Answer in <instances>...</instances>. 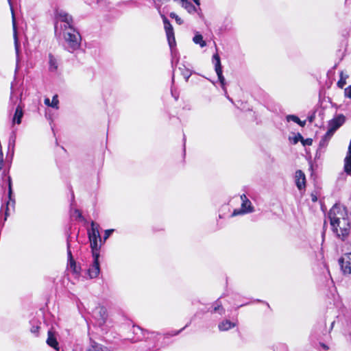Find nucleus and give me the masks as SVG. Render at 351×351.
<instances>
[{"label": "nucleus", "mask_w": 351, "mask_h": 351, "mask_svg": "<svg viewBox=\"0 0 351 351\" xmlns=\"http://www.w3.org/2000/svg\"><path fill=\"white\" fill-rule=\"evenodd\" d=\"M71 215L73 217H75L76 219H79L81 221H84V218L82 215V213L78 209H75L73 213H71Z\"/></svg>", "instance_id": "26"}, {"label": "nucleus", "mask_w": 351, "mask_h": 351, "mask_svg": "<svg viewBox=\"0 0 351 351\" xmlns=\"http://www.w3.org/2000/svg\"><path fill=\"white\" fill-rule=\"evenodd\" d=\"M330 140V139H329L325 135H324V136L322 138L321 141H319V147L322 148L326 147L328 145Z\"/></svg>", "instance_id": "27"}, {"label": "nucleus", "mask_w": 351, "mask_h": 351, "mask_svg": "<svg viewBox=\"0 0 351 351\" xmlns=\"http://www.w3.org/2000/svg\"><path fill=\"white\" fill-rule=\"evenodd\" d=\"M332 229L337 233L338 237L343 240L349 234L350 230V224L348 219L347 217L342 219L341 221L336 223V228Z\"/></svg>", "instance_id": "5"}, {"label": "nucleus", "mask_w": 351, "mask_h": 351, "mask_svg": "<svg viewBox=\"0 0 351 351\" xmlns=\"http://www.w3.org/2000/svg\"><path fill=\"white\" fill-rule=\"evenodd\" d=\"M212 313H218L220 315H223L225 313V309L222 306V303L219 299L217 300L213 304V309L210 311Z\"/></svg>", "instance_id": "19"}, {"label": "nucleus", "mask_w": 351, "mask_h": 351, "mask_svg": "<svg viewBox=\"0 0 351 351\" xmlns=\"http://www.w3.org/2000/svg\"><path fill=\"white\" fill-rule=\"evenodd\" d=\"M339 264L344 274H351V253L345 254L339 259Z\"/></svg>", "instance_id": "10"}, {"label": "nucleus", "mask_w": 351, "mask_h": 351, "mask_svg": "<svg viewBox=\"0 0 351 351\" xmlns=\"http://www.w3.org/2000/svg\"><path fill=\"white\" fill-rule=\"evenodd\" d=\"M287 121H293L298 124H300V119L295 115H288L287 117Z\"/></svg>", "instance_id": "30"}, {"label": "nucleus", "mask_w": 351, "mask_h": 351, "mask_svg": "<svg viewBox=\"0 0 351 351\" xmlns=\"http://www.w3.org/2000/svg\"><path fill=\"white\" fill-rule=\"evenodd\" d=\"M164 27L166 32L167 40L170 48L172 49L176 45L173 29L169 20L163 16Z\"/></svg>", "instance_id": "8"}, {"label": "nucleus", "mask_w": 351, "mask_h": 351, "mask_svg": "<svg viewBox=\"0 0 351 351\" xmlns=\"http://www.w3.org/2000/svg\"><path fill=\"white\" fill-rule=\"evenodd\" d=\"M10 99L13 101H14V90L13 88H11V96Z\"/></svg>", "instance_id": "42"}, {"label": "nucleus", "mask_w": 351, "mask_h": 351, "mask_svg": "<svg viewBox=\"0 0 351 351\" xmlns=\"http://www.w3.org/2000/svg\"><path fill=\"white\" fill-rule=\"evenodd\" d=\"M295 184L299 190L305 187L306 177L302 170H298L295 172Z\"/></svg>", "instance_id": "12"}, {"label": "nucleus", "mask_w": 351, "mask_h": 351, "mask_svg": "<svg viewBox=\"0 0 351 351\" xmlns=\"http://www.w3.org/2000/svg\"><path fill=\"white\" fill-rule=\"evenodd\" d=\"M15 142H16V135L14 133H12L9 138V142H8V149H9V150L12 151V154H13L14 149Z\"/></svg>", "instance_id": "23"}, {"label": "nucleus", "mask_w": 351, "mask_h": 351, "mask_svg": "<svg viewBox=\"0 0 351 351\" xmlns=\"http://www.w3.org/2000/svg\"><path fill=\"white\" fill-rule=\"evenodd\" d=\"M304 124H305V121L302 122V121H300V125L301 126H304Z\"/></svg>", "instance_id": "46"}, {"label": "nucleus", "mask_w": 351, "mask_h": 351, "mask_svg": "<svg viewBox=\"0 0 351 351\" xmlns=\"http://www.w3.org/2000/svg\"><path fill=\"white\" fill-rule=\"evenodd\" d=\"M182 74L183 77H184V79L186 80V81H188L190 76L191 75V72L188 69H184L182 72Z\"/></svg>", "instance_id": "35"}, {"label": "nucleus", "mask_w": 351, "mask_h": 351, "mask_svg": "<svg viewBox=\"0 0 351 351\" xmlns=\"http://www.w3.org/2000/svg\"><path fill=\"white\" fill-rule=\"evenodd\" d=\"M58 95H54L51 101V107L58 109Z\"/></svg>", "instance_id": "29"}, {"label": "nucleus", "mask_w": 351, "mask_h": 351, "mask_svg": "<svg viewBox=\"0 0 351 351\" xmlns=\"http://www.w3.org/2000/svg\"><path fill=\"white\" fill-rule=\"evenodd\" d=\"M311 197L312 202H315L317 201V197L315 194L311 193Z\"/></svg>", "instance_id": "40"}, {"label": "nucleus", "mask_w": 351, "mask_h": 351, "mask_svg": "<svg viewBox=\"0 0 351 351\" xmlns=\"http://www.w3.org/2000/svg\"><path fill=\"white\" fill-rule=\"evenodd\" d=\"M344 96L346 97L351 99V85L345 88Z\"/></svg>", "instance_id": "36"}, {"label": "nucleus", "mask_w": 351, "mask_h": 351, "mask_svg": "<svg viewBox=\"0 0 351 351\" xmlns=\"http://www.w3.org/2000/svg\"><path fill=\"white\" fill-rule=\"evenodd\" d=\"M213 63L215 64V70L217 75L218 79L220 82L221 86L222 89L224 91L225 96L227 97V99L230 101L232 103H233V100L232 98L229 97L227 93V90L225 86V78L222 73V66L221 64V60L219 54L217 53H215L213 56Z\"/></svg>", "instance_id": "3"}, {"label": "nucleus", "mask_w": 351, "mask_h": 351, "mask_svg": "<svg viewBox=\"0 0 351 351\" xmlns=\"http://www.w3.org/2000/svg\"><path fill=\"white\" fill-rule=\"evenodd\" d=\"M97 1H99V0H97Z\"/></svg>", "instance_id": "47"}, {"label": "nucleus", "mask_w": 351, "mask_h": 351, "mask_svg": "<svg viewBox=\"0 0 351 351\" xmlns=\"http://www.w3.org/2000/svg\"><path fill=\"white\" fill-rule=\"evenodd\" d=\"M320 345L322 346V347L325 349V350H328V347L327 346H326L324 343H320Z\"/></svg>", "instance_id": "43"}, {"label": "nucleus", "mask_w": 351, "mask_h": 351, "mask_svg": "<svg viewBox=\"0 0 351 351\" xmlns=\"http://www.w3.org/2000/svg\"><path fill=\"white\" fill-rule=\"evenodd\" d=\"M86 351H108L107 348L97 343H93L91 346L86 350Z\"/></svg>", "instance_id": "22"}, {"label": "nucleus", "mask_w": 351, "mask_h": 351, "mask_svg": "<svg viewBox=\"0 0 351 351\" xmlns=\"http://www.w3.org/2000/svg\"><path fill=\"white\" fill-rule=\"evenodd\" d=\"M12 181L10 177H8V196L10 201H12Z\"/></svg>", "instance_id": "33"}, {"label": "nucleus", "mask_w": 351, "mask_h": 351, "mask_svg": "<svg viewBox=\"0 0 351 351\" xmlns=\"http://www.w3.org/2000/svg\"><path fill=\"white\" fill-rule=\"evenodd\" d=\"M193 41L199 45L201 47H204L206 46V41L203 39V36L199 32H196L194 37L193 38Z\"/></svg>", "instance_id": "21"}, {"label": "nucleus", "mask_w": 351, "mask_h": 351, "mask_svg": "<svg viewBox=\"0 0 351 351\" xmlns=\"http://www.w3.org/2000/svg\"><path fill=\"white\" fill-rule=\"evenodd\" d=\"M346 213L344 208H342L337 204L334 205L328 213V217L332 228H336V223L341 221L342 219L346 218Z\"/></svg>", "instance_id": "4"}, {"label": "nucleus", "mask_w": 351, "mask_h": 351, "mask_svg": "<svg viewBox=\"0 0 351 351\" xmlns=\"http://www.w3.org/2000/svg\"><path fill=\"white\" fill-rule=\"evenodd\" d=\"M168 1V0H154L155 7L160 10V7L166 3Z\"/></svg>", "instance_id": "28"}, {"label": "nucleus", "mask_w": 351, "mask_h": 351, "mask_svg": "<svg viewBox=\"0 0 351 351\" xmlns=\"http://www.w3.org/2000/svg\"><path fill=\"white\" fill-rule=\"evenodd\" d=\"M184 328H185V327H184V328H182L181 330H180L177 331V332H175L173 335H176L179 334V332H180V331H182Z\"/></svg>", "instance_id": "45"}, {"label": "nucleus", "mask_w": 351, "mask_h": 351, "mask_svg": "<svg viewBox=\"0 0 351 351\" xmlns=\"http://www.w3.org/2000/svg\"><path fill=\"white\" fill-rule=\"evenodd\" d=\"M346 77H345L343 76V71H341V73H340V79L339 80V81L337 82V86L340 88H343V87L346 85Z\"/></svg>", "instance_id": "24"}, {"label": "nucleus", "mask_w": 351, "mask_h": 351, "mask_svg": "<svg viewBox=\"0 0 351 351\" xmlns=\"http://www.w3.org/2000/svg\"><path fill=\"white\" fill-rule=\"evenodd\" d=\"M301 142L302 143L303 145H311L313 143V140L309 138L306 139L303 138Z\"/></svg>", "instance_id": "38"}, {"label": "nucleus", "mask_w": 351, "mask_h": 351, "mask_svg": "<svg viewBox=\"0 0 351 351\" xmlns=\"http://www.w3.org/2000/svg\"><path fill=\"white\" fill-rule=\"evenodd\" d=\"M345 117L343 115H339L330 120L328 123V128L336 131L344 122Z\"/></svg>", "instance_id": "14"}, {"label": "nucleus", "mask_w": 351, "mask_h": 351, "mask_svg": "<svg viewBox=\"0 0 351 351\" xmlns=\"http://www.w3.org/2000/svg\"><path fill=\"white\" fill-rule=\"evenodd\" d=\"M303 140L302 136L298 133L295 137H294V143H297L299 141H302Z\"/></svg>", "instance_id": "39"}, {"label": "nucleus", "mask_w": 351, "mask_h": 351, "mask_svg": "<svg viewBox=\"0 0 351 351\" xmlns=\"http://www.w3.org/2000/svg\"><path fill=\"white\" fill-rule=\"evenodd\" d=\"M169 16L171 18L175 19V20L176 21L178 24H179V25L182 24L183 21L176 13L171 12V13H170Z\"/></svg>", "instance_id": "32"}, {"label": "nucleus", "mask_w": 351, "mask_h": 351, "mask_svg": "<svg viewBox=\"0 0 351 351\" xmlns=\"http://www.w3.org/2000/svg\"><path fill=\"white\" fill-rule=\"evenodd\" d=\"M23 116V108L20 105H18V106L16 108L12 121L13 123H16L17 124H20L21 123V119Z\"/></svg>", "instance_id": "17"}, {"label": "nucleus", "mask_w": 351, "mask_h": 351, "mask_svg": "<svg viewBox=\"0 0 351 351\" xmlns=\"http://www.w3.org/2000/svg\"><path fill=\"white\" fill-rule=\"evenodd\" d=\"M95 316L99 320V324H102L105 322L107 318V311L105 307L99 306L95 310Z\"/></svg>", "instance_id": "13"}, {"label": "nucleus", "mask_w": 351, "mask_h": 351, "mask_svg": "<svg viewBox=\"0 0 351 351\" xmlns=\"http://www.w3.org/2000/svg\"><path fill=\"white\" fill-rule=\"evenodd\" d=\"M40 326L36 324V325H33L30 329V331L32 334H34L35 336H38V332H39V329H40Z\"/></svg>", "instance_id": "31"}, {"label": "nucleus", "mask_w": 351, "mask_h": 351, "mask_svg": "<svg viewBox=\"0 0 351 351\" xmlns=\"http://www.w3.org/2000/svg\"><path fill=\"white\" fill-rule=\"evenodd\" d=\"M194 1V3L197 5H200V1L199 0H193Z\"/></svg>", "instance_id": "44"}, {"label": "nucleus", "mask_w": 351, "mask_h": 351, "mask_svg": "<svg viewBox=\"0 0 351 351\" xmlns=\"http://www.w3.org/2000/svg\"><path fill=\"white\" fill-rule=\"evenodd\" d=\"M236 324L230 320L226 319L219 324L218 328L221 331H226L232 328H234Z\"/></svg>", "instance_id": "20"}, {"label": "nucleus", "mask_w": 351, "mask_h": 351, "mask_svg": "<svg viewBox=\"0 0 351 351\" xmlns=\"http://www.w3.org/2000/svg\"><path fill=\"white\" fill-rule=\"evenodd\" d=\"M8 1L11 7V10H12L11 0H8ZM12 12H13V10H12ZM12 23H13V29H14V46H15L16 53H19V43L18 37H17L15 17H14V13H12Z\"/></svg>", "instance_id": "16"}, {"label": "nucleus", "mask_w": 351, "mask_h": 351, "mask_svg": "<svg viewBox=\"0 0 351 351\" xmlns=\"http://www.w3.org/2000/svg\"><path fill=\"white\" fill-rule=\"evenodd\" d=\"M57 17L64 24L61 25L62 30L66 29L75 28L73 27V20L72 16L64 11L60 10L57 12Z\"/></svg>", "instance_id": "7"}, {"label": "nucleus", "mask_w": 351, "mask_h": 351, "mask_svg": "<svg viewBox=\"0 0 351 351\" xmlns=\"http://www.w3.org/2000/svg\"><path fill=\"white\" fill-rule=\"evenodd\" d=\"M93 261L88 269V274L90 278L97 277L100 272V267L99 263V253L93 254Z\"/></svg>", "instance_id": "9"}, {"label": "nucleus", "mask_w": 351, "mask_h": 351, "mask_svg": "<svg viewBox=\"0 0 351 351\" xmlns=\"http://www.w3.org/2000/svg\"><path fill=\"white\" fill-rule=\"evenodd\" d=\"M99 225L94 221L91 222V228L88 230V239L90 243V247L93 254L99 253V245L98 240L101 241V236L99 234Z\"/></svg>", "instance_id": "2"}, {"label": "nucleus", "mask_w": 351, "mask_h": 351, "mask_svg": "<svg viewBox=\"0 0 351 351\" xmlns=\"http://www.w3.org/2000/svg\"><path fill=\"white\" fill-rule=\"evenodd\" d=\"M241 199L242 201L241 208L240 209H235L232 213L231 217L250 213L254 211V207L252 206L251 202L245 194L241 195Z\"/></svg>", "instance_id": "6"}, {"label": "nucleus", "mask_w": 351, "mask_h": 351, "mask_svg": "<svg viewBox=\"0 0 351 351\" xmlns=\"http://www.w3.org/2000/svg\"><path fill=\"white\" fill-rule=\"evenodd\" d=\"M58 68L57 59L52 55H49V70L50 72H56Z\"/></svg>", "instance_id": "18"}, {"label": "nucleus", "mask_w": 351, "mask_h": 351, "mask_svg": "<svg viewBox=\"0 0 351 351\" xmlns=\"http://www.w3.org/2000/svg\"><path fill=\"white\" fill-rule=\"evenodd\" d=\"M67 255H68L69 260L70 261L71 267H73V265H75V262L73 259L71 251L70 250L69 242L67 243Z\"/></svg>", "instance_id": "25"}, {"label": "nucleus", "mask_w": 351, "mask_h": 351, "mask_svg": "<svg viewBox=\"0 0 351 351\" xmlns=\"http://www.w3.org/2000/svg\"><path fill=\"white\" fill-rule=\"evenodd\" d=\"M344 171L348 173H351V141L348 146L347 155L344 159Z\"/></svg>", "instance_id": "15"}, {"label": "nucleus", "mask_w": 351, "mask_h": 351, "mask_svg": "<svg viewBox=\"0 0 351 351\" xmlns=\"http://www.w3.org/2000/svg\"><path fill=\"white\" fill-rule=\"evenodd\" d=\"M46 342L50 347L54 348L57 351L59 350V343L57 341L56 333L52 329H49L48 330Z\"/></svg>", "instance_id": "11"}, {"label": "nucleus", "mask_w": 351, "mask_h": 351, "mask_svg": "<svg viewBox=\"0 0 351 351\" xmlns=\"http://www.w3.org/2000/svg\"><path fill=\"white\" fill-rule=\"evenodd\" d=\"M63 31L64 48L69 53L78 50L81 46L82 37L75 28L66 29Z\"/></svg>", "instance_id": "1"}, {"label": "nucleus", "mask_w": 351, "mask_h": 351, "mask_svg": "<svg viewBox=\"0 0 351 351\" xmlns=\"http://www.w3.org/2000/svg\"><path fill=\"white\" fill-rule=\"evenodd\" d=\"M335 132V130H333L332 128H328V131L326 132V133L324 134L327 138H328L329 139L331 138V137L332 136V135L334 134V133Z\"/></svg>", "instance_id": "37"}, {"label": "nucleus", "mask_w": 351, "mask_h": 351, "mask_svg": "<svg viewBox=\"0 0 351 351\" xmlns=\"http://www.w3.org/2000/svg\"><path fill=\"white\" fill-rule=\"evenodd\" d=\"M113 232H114V229L106 230L105 231L104 235L103 237L104 241H106Z\"/></svg>", "instance_id": "34"}, {"label": "nucleus", "mask_w": 351, "mask_h": 351, "mask_svg": "<svg viewBox=\"0 0 351 351\" xmlns=\"http://www.w3.org/2000/svg\"><path fill=\"white\" fill-rule=\"evenodd\" d=\"M45 104L48 106H51V101H50V99L49 98H45Z\"/></svg>", "instance_id": "41"}]
</instances>
